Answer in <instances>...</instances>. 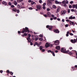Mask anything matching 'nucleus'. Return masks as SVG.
Masks as SVG:
<instances>
[{
  "label": "nucleus",
  "instance_id": "a878e982",
  "mask_svg": "<svg viewBox=\"0 0 77 77\" xmlns=\"http://www.w3.org/2000/svg\"><path fill=\"white\" fill-rule=\"evenodd\" d=\"M23 1V0H17V1L18 3H20V2H21Z\"/></svg>",
  "mask_w": 77,
  "mask_h": 77
},
{
  "label": "nucleus",
  "instance_id": "2eb2a0df",
  "mask_svg": "<svg viewBox=\"0 0 77 77\" xmlns=\"http://www.w3.org/2000/svg\"><path fill=\"white\" fill-rule=\"evenodd\" d=\"M54 32H55V33H59V31L58 30V29H56L54 31Z\"/></svg>",
  "mask_w": 77,
  "mask_h": 77
},
{
  "label": "nucleus",
  "instance_id": "603ef678",
  "mask_svg": "<svg viewBox=\"0 0 77 77\" xmlns=\"http://www.w3.org/2000/svg\"><path fill=\"white\" fill-rule=\"evenodd\" d=\"M71 11L72 12H74V9H71Z\"/></svg>",
  "mask_w": 77,
  "mask_h": 77
},
{
  "label": "nucleus",
  "instance_id": "3c124183",
  "mask_svg": "<svg viewBox=\"0 0 77 77\" xmlns=\"http://www.w3.org/2000/svg\"><path fill=\"white\" fill-rule=\"evenodd\" d=\"M47 11H50V10L49 8H47Z\"/></svg>",
  "mask_w": 77,
  "mask_h": 77
},
{
  "label": "nucleus",
  "instance_id": "393cba45",
  "mask_svg": "<svg viewBox=\"0 0 77 77\" xmlns=\"http://www.w3.org/2000/svg\"><path fill=\"white\" fill-rule=\"evenodd\" d=\"M53 8H54V9H56V6L55 5H53Z\"/></svg>",
  "mask_w": 77,
  "mask_h": 77
},
{
  "label": "nucleus",
  "instance_id": "b1692460",
  "mask_svg": "<svg viewBox=\"0 0 77 77\" xmlns=\"http://www.w3.org/2000/svg\"><path fill=\"white\" fill-rule=\"evenodd\" d=\"M49 30H51L52 29V26H49Z\"/></svg>",
  "mask_w": 77,
  "mask_h": 77
},
{
  "label": "nucleus",
  "instance_id": "6ab92c4d",
  "mask_svg": "<svg viewBox=\"0 0 77 77\" xmlns=\"http://www.w3.org/2000/svg\"><path fill=\"white\" fill-rule=\"evenodd\" d=\"M2 4L3 5H5V6H6V5H7V3H6V2H3Z\"/></svg>",
  "mask_w": 77,
  "mask_h": 77
},
{
  "label": "nucleus",
  "instance_id": "37998d69",
  "mask_svg": "<svg viewBox=\"0 0 77 77\" xmlns=\"http://www.w3.org/2000/svg\"><path fill=\"white\" fill-rule=\"evenodd\" d=\"M24 5V3H21L20 4V6H22V5Z\"/></svg>",
  "mask_w": 77,
  "mask_h": 77
},
{
  "label": "nucleus",
  "instance_id": "09e8293b",
  "mask_svg": "<svg viewBox=\"0 0 77 77\" xmlns=\"http://www.w3.org/2000/svg\"><path fill=\"white\" fill-rule=\"evenodd\" d=\"M10 74H11V75H13V73H12V72H10Z\"/></svg>",
  "mask_w": 77,
  "mask_h": 77
},
{
  "label": "nucleus",
  "instance_id": "0eeeda50",
  "mask_svg": "<svg viewBox=\"0 0 77 77\" xmlns=\"http://www.w3.org/2000/svg\"><path fill=\"white\" fill-rule=\"evenodd\" d=\"M55 44L56 45H57L59 44V41L58 40H56L55 42Z\"/></svg>",
  "mask_w": 77,
  "mask_h": 77
},
{
  "label": "nucleus",
  "instance_id": "7ed1b4c3",
  "mask_svg": "<svg viewBox=\"0 0 77 77\" xmlns=\"http://www.w3.org/2000/svg\"><path fill=\"white\" fill-rule=\"evenodd\" d=\"M52 1H54V0H48L47 3L48 6H51V5Z\"/></svg>",
  "mask_w": 77,
  "mask_h": 77
},
{
  "label": "nucleus",
  "instance_id": "4c0bfd02",
  "mask_svg": "<svg viewBox=\"0 0 77 77\" xmlns=\"http://www.w3.org/2000/svg\"><path fill=\"white\" fill-rule=\"evenodd\" d=\"M42 0H40L39 1V3H42Z\"/></svg>",
  "mask_w": 77,
  "mask_h": 77
},
{
  "label": "nucleus",
  "instance_id": "a19ab883",
  "mask_svg": "<svg viewBox=\"0 0 77 77\" xmlns=\"http://www.w3.org/2000/svg\"><path fill=\"white\" fill-rule=\"evenodd\" d=\"M34 3H35V4H36V3H35V2H31V5H33L34 4Z\"/></svg>",
  "mask_w": 77,
  "mask_h": 77
},
{
  "label": "nucleus",
  "instance_id": "c756f323",
  "mask_svg": "<svg viewBox=\"0 0 77 77\" xmlns=\"http://www.w3.org/2000/svg\"><path fill=\"white\" fill-rule=\"evenodd\" d=\"M68 26H69V25L68 24H66L65 25V27H68Z\"/></svg>",
  "mask_w": 77,
  "mask_h": 77
},
{
  "label": "nucleus",
  "instance_id": "dca6fc26",
  "mask_svg": "<svg viewBox=\"0 0 77 77\" xmlns=\"http://www.w3.org/2000/svg\"><path fill=\"white\" fill-rule=\"evenodd\" d=\"M66 53H67L69 54H70V55L72 54V52H69V51H67V52Z\"/></svg>",
  "mask_w": 77,
  "mask_h": 77
},
{
  "label": "nucleus",
  "instance_id": "e433bc0d",
  "mask_svg": "<svg viewBox=\"0 0 77 77\" xmlns=\"http://www.w3.org/2000/svg\"><path fill=\"white\" fill-rule=\"evenodd\" d=\"M43 9L45 10V6H43Z\"/></svg>",
  "mask_w": 77,
  "mask_h": 77
},
{
  "label": "nucleus",
  "instance_id": "f8f14e48",
  "mask_svg": "<svg viewBox=\"0 0 77 77\" xmlns=\"http://www.w3.org/2000/svg\"><path fill=\"white\" fill-rule=\"evenodd\" d=\"M55 2V3L56 4H61V2H59L57 1V0H56Z\"/></svg>",
  "mask_w": 77,
  "mask_h": 77
},
{
  "label": "nucleus",
  "instance_id": "052dcab7",
  "mask_svg": "<svg viewBox=\"0 0 77 77\" xmlns=\"http://www.w3.org/2000/svg\"><path fill=\"white\" fill-rule=\"evenodd\" d=\"M69 21H70L68 19H67L66 20V21H67V22H69Z\"/></svg>",
  "mask_w": 77,
  "mask_h": 77
},
{
  "label": "nucleus",
  "instance_id": "7c9ffc66",
  "mask_svg": "<svg viewBox=\"0 0 77 77\" xmlns=\"http://www.w3.org/2000/svg\"><path fill=\"white\" fill-rule=\"evenodd\" d=\"M8 5H10V6H11L12 5V4H11V2H8Z\"/></svg>",
  "mask_w": 77,
  "mask_h": 77
},
{
  "label": "nucleus",
  "instance_id": "58836bf2",
  "mask_svg": "<svg viewBox=\"0 0 77 77\" xmlns=\"http://www.w3.org/2000/svg\"><path fill=\"white\" fill-rule=\"evenodd\" d=\"M67 11L68 13H70V9H68Z\"/></svg>",
  "mask_w": 77,
  "mask_h": 77
},
{
  "label": "nucleus",
  "instance_id": "680f3d73",
  "mask_svg": "<svg viewBox=\"0 0 77 77\" xmlns=\"http://www.w3.org/2000/svg\"><path fill=\"white\" fill-rule=\"evenodd\" d=\"M70 50H72V47H70L69 48Z\"/></svg>",
  "mask_w": 77,
  "mask_h": 77
},
{
  "label": "nucleus",
  "instance_id": "ea45409f",
  "mask_svg": "<svg viewBox=\"0 0 77 77\" xmlns=\"http://www.w3.org/2000/svg\"><path fill=\"white\" fill-rule=\"evenodd\" d=\"M42 50V52H44V51H45V49H43Z\"/></svg>",
  "mask_w": 77,
  "mask_h": 77
},
{
  "label": "nucleus",
  "instance_id": "c85d7f7f",
  "mask_svg": "<svg viewBox=\"0 0 77 77\" xmlns=\"http://www.w3.org/2000/svg\"><path fill=\"white\" fill-rule=\"evenodd\" d=\"M43 40V38H40L38 39V40H39L40 41H42V40Z\"/></svg>",
  "mask_w": 77,
  "mask_h": 77
},
{
  "label": "nucleus",
  "instance_id": "5fc2aeb1",
  "mask_svg": "<svg viewBox=\"0 0 77 77\" xmlns=\"http://www.w3.org/2000/svg\"><path fill=\"white\" fill-rule=\"evenodd\" d=\"M51 17L53 18H54V15L52 14L51 15Z\"/></svg>",
  "mask_w": 77,
  "mask_h": 77
},
{
  "label": "nucleus",
  "instance_id": "774afa93",
  "mask_svg": "<svg viewBox=\"0 0 77 77\" xmlns=\"http://www.w3.org/2000/svg\"><path fill=\"white\" fill-rule=\"evenodd\" d=\"M0 72H1V73H2V72H3V70H0Z\"/></svg>",
  "mask_w": 77,
  "mask_h": 77
},
{
  "label": "nucleus",
  "instance_id": "0e129e2a",
  "mask_svg": "<svg viewBox=\"0 0 77 77\" xmlns=\"http://www.w3.org/2000/svg\"><path fill=\"white\" fill-rule=\"evenodd\" d=\"M62 22H65V20H64V19H62Z\"/></svg>",
  "mask_w": 77,
  "mask_h": 77
},
{
  "label": "nucleus",
  "instance_id": "864d4df0",
  "mask_svg": "<svg viewBox=\"0 0 77 77\" xmlns=\"http://www.w3.org/2000/svg\"><path fill=\"white\" fill-rule=\"evenodd\" d=\"M27 33H25L24 34V36H27Z\"/></svg>",
  "mask_w": 77,
  "mask_h": 77
},
{
  "label": "nucleus",
  "instance_id": "79ce46f5",
  "mask_svg": "<svg viewBox=\"0 0 77 77\" xmlns=\"http://www.w3.org/2000/svg\"><path fill=\"white\" fill-rule=\"evenodd\" d=\"M70 35H71V36H73V35H74V34H73L72 33H70L69 34Z\"/></svg>",
  "mask_w": 77,
  "mask_h": 77
},
{
  "label": "nucleus",
  "instance_id": "2f4dec72",
  "mask_svg": "<svg viewBox=\"0 0 77 77\" xmlns=\"http://www.w3.org/2000/svg\"><path fill=\"white\" fill-rule=\"evenodd\" d=\"M46 5V3H44L43 4V6H45Z\"/></svg>",
  "mask_w": 77,
  "mask_h": 77
},
{
  "label": "nucleus",
  "instance_id": "473e14b6",
  "mask_svg": "<svg viewBox=\"0 0 77 77\" xmlns=\"http://www.w3.org/2000/svg\"><path fill=\"white\" fill-rule=\"evenodd\" d=\"M52 53V54L54 56H55V54L53 52V53Z\"/></svg>",
  "mask_w": 77,
  "mask_h": 77
},
{
  "label": "nucleus",
  "instance_id": "1a4fd4ad",
  "mask_svg": "<svg viewBox=\"0 0 77 77\" xmlns=\"http://www.w3.org/2000/svg\"><path fill=\"white\" fill-rule=\"evenodd\" d=\"M75 17H72V16H71L70 17H69V20H72V19H75Z\"/></svg>",
  "mask_w": 77,
  "mask_h": 77
},
{
  "label": "nucleus",
  "instance_id": "6e6552de",
  "mask_svg": "<svg viewBox=\"0 0 77 77\" xmlns=\"http://www.w3.org/2000/svg\"><path fill=\"white\" fill-rule=\"evenodd\" d=\"M60 7H59L57 8V9L56 11V13H58L60 11Z\"/></svg>",
  "mask_w": 77,
  "mask_h": 77
},
{
  "label": "nucleus",
  "instance_id": "c9c22d12",
  "mask_svg": "<svg viewBox=\"0 0 77 77\" xmlns=\"http://www.w3.org/2000/svg\"><path fill=\"white\" fill-rule=\"evenodd\" d=\"M57 19V17H54V20H56Z\"/></svg>",
  "mask_w": 77,
  "mask_h": 77
},
{
  "label": "nucleus",
  "instance_id": "39448f33",
  "mask_svg": "<svg viewBox=\"0 0 77 77\" xmlns=\"http://www.w3.org/2000/svg\"><path fill=\"white\" fill-rule=\"evenodd\" d=\"M77 38H76V39H74V40L72 39L70 40V41L72 43L74 44V43H75V42H77Z\"/></svg>",
  "mask_w": 77,
  "mask_h": 77
},
{
  "label": "nucleus",
  "instance_id": "a211bd4d",
  "mask_svg": "<svg viewBox=\"0 0 77 77\" xmlns=\"http://www.w3.org/2000/svg\"><path fill=\"white\" fill-rule=\"evenodd\" d=\"M12 11H13L14 12H17V8H13L12 9Z\"/></svg>",
  "mask_w": 77,
  "mask_h": 77
},
{
  "label": "nucleus",
  "instance_id": "a18cd8bd",
  "mask_svg": "<svg viewBox=\"0 0 77 77\" xmlns=\"http://www.w3.org/2000/svg\"><path fill=\"white\" fill-rule=\"evenodd\" d=\"M28 2L29 3H31V2H32V0H29L28 1Z\"/></svg>",
  "mask_w": 77,
  "mask_h": 77
},
{
  "label": "nucleus",
  "instance_id": "ddd939ff",
  "mask_svg": "<svg viewBox=\"0 0 77 77\" xmlns=\"http://www.w3.org/2000/svg\"><path fill=\"white\" fill-rule=\"evenodd\" d=\"M72 8H73L77 9V4L73 5Z\"/></svg>",
  "mask_w": 77,
  "mask_h": 77
},
{
  "label": "nucleus",
  "instance_id": "72a5a7b5",
  "mask_svg": "<svg viewBox=\"0 0 77 77\" xmlns=\"http://www.w3.org/2000/svg\"><path fill=\"white\" fill-rule=\"evenodd\" d=\"M29 9H30V10H32V9H33V8L32 7H29Z\"/></svg>",
  "mask_w": 77,
  "mask_h": 77
},
{
  "label": "nucleus",
  "instance_id": "69168bd1",
  "mask_svg": "<svg viewBox=\"0 0 77 77\" xmlns=\"http://www.w3.org/2000/svg\"><path fill=\"white\" fill-rule=\"evenodd\" d=\"M70 3L71 4V3H73V1H71L70 2Z\"/></svg>",
  "mask_w": 77,
  "mask_h": 77
},
{
  "label": "nucleus",
  "instance_id": "9b49d317",
  "mask_svg": "<svg viewBox=\"0 0 77 77\" xmlns=\"http://www.w3.org/2000/svg\"><path fill=\"white\" fill-rule=\"evenodd\" d=\"M50 46V44L48 43H46L45 45V46L46 47V48H47V47H48Z\"/></svg>",
  "mask_w": 77,
  "mask_h": 77
},
{
  "label": "nucleus",
  "instance_id": "338daca9",
  "mask_svg": "<svg viewBox=\"0 0 77 77\" xmlns=\"http://www.w3.org/2000/svg\"><path fill=\"white\" fill-rule=\"evenodd\" d=\"M66 36H69V34H66Z\"/></svg>",
  "mask_w": 77,
  "mask_h": 77
},
{
  "label": "nucleus",
  "instance_id": "f3484780",
  "mask_svg": "<svg viewBox=\"0 0 77 77\" xmlns=\"http://www.w3.org/2000/svg\"><path fill=\"white\" fill-rule=\"evenodd\" d=\"M13 4L14 5H15V6H17V4H18L17 2L16 1H14L13 3Z\"/></svg>",
  "mask_w": 77,
  "mask_h": 77
},
{
  "label": "nucleus",
  "instance_id": "9d476101",
  "mask_svg": "<svg viewBox=\"0 0 77 77\" xmlns=\"http://www.w3.org/2000/svg\"><path fill=\"white\" fill-rule=\"evenodd\" d=\"M65 13H66V11H62L61 12V14H62L63 15H64Z\"/></svg>",
  "mask_w": 77,
  "mask_h": 77
},
{
  "label": "nucleus",
  "instance_id": "e2e57ef3",
  "mask_svg": "<svg viewBox=\"0 0 77 77\" xmlns=\"http://www.w3.org/2000/svg\"><path fill=\"white\" fill-rule=\"evenodd\" d=\"M69 8H72V6H71V5H70L69 6Z\"/></svg>",
  "mask_w": 77,
  "mask_h": 77
},
{
  "label": "nucleus",
  "instance_id": "bf43d9fd",
  "mask_svg": "<svg viewBox=\"0 0 77 77\" xmlns=\"http://www.w3.org/2000/svg\"><path fill=\"white\" fill-rule=\"evenodd\" d=\"M39 36L40 37H42V34H40L39 35Z\"/></svg>",
  "mask_w": 77,
  "mask_h": 77
},
{
  "label": "nucleus",
  "instance_id": "13d9d810",
  "mask_svg": "<svg viewBox=\"0 0 77 77\" xmlns=\"http://www.w3.org/2000/svg\"><path fill=\"white\" fill-rule=\"evenodd\" d=\"M57 20H58V21H60V19L59 18H57Z\"/></svg>",
  "mask_w": 77,
  "mask_h": 77
},
{
  "label": "nucleus",
  "instance_id": "f257e3e1",
  "mask_svg": "<svg viewBox=\"0 0 77 77\" xmlns=\"http://www.w3.org/2000/svg\"><path fill=\"white\" fill-rule=\"evenodd\" d=\"M68 1H67V0L66 1L65 0H64L62 2V5L65 7H67V5H66V4H68Z\"/></svg>",
  "mask_w": 77,
  "mask_h": 77
},
{
  "label": "nucleus",
  "instance_id": "aec40b11",
  "mask_svg": "<svg viewBox=\"0 0 77 77\" xmlns=\"http://www.w3.org/2000/svg\"><path fill=\"white\" fill-rule=\"evenodd\" d=\"M47 14L49 16V17H50L51 16V13L50 12H48L47 13Z\"/></svg>",
  "mask_w": 77,
  "mask_h": 77
},
{
  "label": "nucleus",
  "instance_id": "bb28decb",
  "mask_svg": "<svg viewBox=\"0 0 77 77\" xmlns=\"http://www.w3.org/2000/svg\"><path fill=\"white\" fill-rule=\"evenodd\" d=\"M48 53H53V51H51V50H49L48 51Z\"/></svg>",
  "mask_w": 77,
  "mask_h": 77
},
{
  "label": "nucleus",
  "instance_id": "49530a36",
  "mask_svg": "<svg viewBox=\"0 0 77 77\" xmlns=\"http://www.w3.org/2000/svg\"><path fill=\"white\" fill-rule=\"evenodd\" d=\"M28 36L29 37V38H30V36H31V35H30V34H28Z\"/></svg>",
  "mask_w": 77,
  "mask_h": 77
},
{
  "label": "nucleus",
  "instance_id": "de8ad7c7",
  "mask_svg": "<svg viewBox=\"0 0 77 77\" xmlns=\"http://www.w3.org/2000/svg\"><path fill=\"white\" fill-rule=\"evenodd\" d=\"M38 39V38H36L35 39V41H37Z\"/></svg>",
  "mask_w": 77,
  "mask_h": 77
},
{
  "label": "nucleus",
  "instance_id": "423d86ee",
  "mask_svg": "<svg viewBox=\"0 0 77 77\" xmlns=\"http://www.w3.org/2000/svg\"><path fill=\"white\" fill-rule=\"evenodd\" d=\"M37 9L40 10L41 9V6L40 5H36Z\"/></svg>",
  "mask_w": 77,
  "mask_h": 77
},
{
  "label": "nucleus",
  "instance_id": "c03bdc74",
  "mask_svg": "<svg viewBox=\"0 0 77 77\" xmlns=\"http://www.w3.org/2000/svg\"><path fill=\"white\" fill-rule=\"evenodd\" d=\"M44 17H47V16L46 14H44Z\"/></svg>",
  "mask_w": 77,
  "mask_h": 77
},
{
  "label": "nucleus",
  "instance_id": "4468645a",
  "mask_svg": "<svg viewBox=\"0 0 77 77\" xmlns=\"http://www.w3.org/2000/svg\"><path fill=\"white\" fill-rule=\"evenodd\" d=\"M56 48L57 50H60V46H57L56 47Z\"/></svg>",
  "mask_w": 77,
  "mask_h": 77
},
{
  "label": "nucleus",
  "instance_id": "4be33fe9",
  "mask_svg": "<svg viewBox=\"0 0 77 77\" xmlns=\"http://www.w3.org/2000/svg\"><path fill=\"white\" fill-rule=\"evenodd\" d=\"M17 8H21V6H20V5H18L17 6Z\"/></svg>",
  "mask_w": 77,
  "mask_h": 77
},
{
  "label": "nucleus",
  "instance_id": "5701e85b",
  "mask_svg": "<svg viewBox=\"0 0 77 77\" xmlns=\"http://www.w3.org/2000/svg\"><path fill=\"white\" fill-rule=\"evenodd\" d=\"M43 48L44 47H43V46H41L40 47V50H42Z\"/></svg>",
  "mask_w": 77,
  "mask_h": 77
},
{
  "label": "nucleus",
  "instance_id": "f03ea898",
  "mask_svg": "<svg viewBox=\"0 0 77 77\" xmlns=\"http://www.w3.org/2000/svg\"><path fill=\"white\" fill-rule=\"evenodd\" d=\"M29 32V29H28V28L27 27H25V29H24V28H23V31L22 32V33H24V32Z\"/></svg>",
  "mask_w": 77,
  "mask_h": 77
},
{
  "label": "nucleus",
  "instance_id": "cd10ccee",
  "mask_svg": "<svg viewBox=\"0 0 77 77\" xmlns=\"http://www.w3.org/2000/svg\"><path fill=\"white\" fill-rule=\"evenodd\" d=\"M35 44L36 45H37L38 47H39V46H40V45H38L37 42H35Z\"/></svg>",
  "mask_w": 77,
  "mask_h": 77
},
{
  "label": "nucleus",
  "instance_id": "6e6d98bb",
  "mask_svg": "<svg viewBox=\"0 0 77 77\" xmlns=\"http://www.w3.org/2000/svg\"><path fill=\"white\" fill-rule=\"evenodd\" d=\"M69 23H70V24H71V23H72V21L69 20Z\"/></svg>",
  "mask_w": 77,
  "mask_h": 77
},
{
  "label": "nucleus",
  "instance_id": "f704fd0d",
  "mask_svg": "<svg viewBox=\"0 0 77 77\" xmlns=\"http://www.w3.org/2000/svg\"><path fill=\"white\" fill-rule=\"evenodd\" d=\"M17 13L18 14L20 12V10L19 9L17 10Z\"/></svg>",
  "mask_w": 77,
  "mask_h": 77
},
{
  "label": "nucleus",
  "instance_id": "4d7b16f0",
  "mask_svg": "<svg viewBox=\"0 0 77 77\" xmlns=\"http://www.w3.org/2000/svg\"><path fill=\"white\" fill-rule=\"evenodd\" d=\"M50 26H49L48 25H47L46 26V28H49V27H50Z\"/></svg>",
  "mask_w": 77,
  "mask_h": 77
},
{
  "label": "nucleus",
  "instance_id": "20e7f679",
  "mask_svg": "<svg viewBox=\"0 0 77 77\" xmlns=\"http://www.w3.org/2000/svg\"><path fill=\"white\" fill-rule=\"evenodd\" d=\"M61 51L64 53H66L67 52V51H66V49L63 48L61 49Z\"/></svg>",
  "mask_w": 77,
  "mask_h": 77
},
{
  "label": "nucleus",
  "instance_id": "8fccbe9b",
  "mask_svg": "<svg viewBox=\"0 0 77 77\" xmlns=\"http://www.w3.org/2000/svg\"><path fill=\"white\" fill-rule=\"evenodd\" d=\"M11 8H14L15 7V6H14V5H11Z\"/></svg>",
  "mask_w": 77,
  "mask_h": 77
},
{
  "label": "nucleus",
  "instance_id": "412c9836",
  "mask_svg": "<svg viewBox=\"0 0 77 77\" xmlns=\"http://www.w3.org/2000/svg\"><path fill=\"white\" fill-rule=\"evenodd\" d=\"M27 39L28 41V42H30V38L28 37V38H27Z\"/></svg>",
  "mask_w": 77,
  "mask_h": 77
}]
</instances>
